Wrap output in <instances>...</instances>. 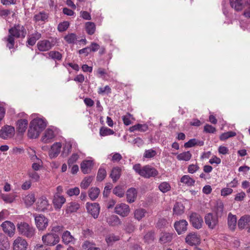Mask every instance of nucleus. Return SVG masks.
<instances>
[{
  "label": "nucleus",
  "instance_id": "obj_1",
  "mask_svg": "<svg viewBox=\"0 0 250 250\" xmlns=\"http://www.w3.org/2000/svg\"><path fill=\"white\" fill-rule=\"evenodd\" d=\"M9 34L4 38L7 42L6 46L9 49L14 48L15 45V38L24 39L27 34L24 26L20 24H15L8 30Z\"/></svg>",
  "mask_w": 250,
  "mask_h": 250
},
{
  "label": "nucleus",
  "instance_id": "obj_2",
  "mask_svg": "<svg viewBox=\"0 0 250 250\" xmlns=\"http://www.w3.org/2000/svg\"><path fill=\"white\" fill-rule=\"evenodd\" d=\"M47 125L46 121L42 117H37L34 118L29 125L28 131V136L31 139L38 137L41 132Z\"/></svg>",
  "mask_w": 250,
  "mask_h": 250
},
{
  "label": "nucleus",
  "instance_id": "obj_3",
  "mask_svg": "<svg viewBox=\"0 0 250 250\" xmlns=\"http://www.w3.org/2000/svg\"><path fill=\"white\" fill-rule=\"evenodd\" d=\"M133 169L140 176L146 178L154 177L158 174V170L149 165L142 167L140 164H136L133 166Z\"/></svg>",
  "mask_w": 250,
  "mask_h": 250
},
{
  "label": "nucleus",
  "instance_id": "obj_4",
  "mask_svg": "<svg viewBox=\"0 0 250 250\" xmlns=\"http://www.w3.org/2000/svg\"><path fill=\"white\" fill-rule=\"evenodd\" d=\"M17 229L19 233L28 238L32 237L35 234V229L27 223L21 222L17 225Z\"/></svg>",
  "mask_w": 250,
  "mask_h": 250
},
{
  "label": "nucleus",
  "instance_id": "obj_5",
  "mask_svg": "<svg viewBox=\"0 0 250 250\" xmlns=\"http://www.w3.org/2000/svg\"><path fill=\"white\" fill-rule=\"evenodd\" d=\"M57 43L56 38H51L49 40L39 41L37 43V47L41 51H46L51 49Z\"/></svg>",
  "mask_w": 250,
  "mask_h": 250
},
{
  "label": "nucleus",
  "instance_id": "obj_6",
  "mask_svg": "<svg viewBox=\"0 0 250 250\" xmlns=\"http://www.w3.org/2000/svg\"><path fill=\"white\" fill-rule=\"evenodd\" d=\"M42 241L46 246H52L58 244L60 241L59 236L54 233H48L42 236Z\"/></svg>",
  "mask_w": 250,
  "mask_h": 250
},
{
  "label": "nucleus",
  "instance_id": "obj_7",
  "mask_svg": "<svg viewBox=\"0 0 250 250\" xmlns=\"http://www.w3.org/2000/svg\"><path fill=\"white\" fill-rule=\"evenodd\" d=\"M205 221L208 228L213 229L218 224V218L215 214L208 213L205 216Z\"/></svg>",
  "mask_w": 250,
  "mask_h": 250
},
{
  "label": "nucleus",
  "instance_id": "obj_8",
  "mask_svg": "<svg viewBox=\"0 0 250 250\" xmlns=\"http://www.w3.org/2000/svg\"><path fill=\"white\" fill-rule=\"evenodd\" d=\"M15 128L12 126L6 125L0 130V138L8 139L12 138L15 134Z\"/></svg>",
  "mask_w": 250,
  "mask_h": 250
},
{
  "label": "nucleus",
  "instance_id": "obj_9",
  "mask_svg": "<svg viewBox=\"0 0 250 250\" xmlns=\"http://www.w3.org/2000/svg\"><path fill=\"white\" fill-rule=\"evenodd\" d=\"M34 216L37 228L41 230L45 229L48 226V219L42 215Z\"/></svg>",
  "mask_w": 250,
  "mask_h": 250
},
{
  "label": "nucleus",
  "instance_id": "obj_10",
  "mask_svg": "<svg viewBox=\"0 0 250 250\" xmlns=\"http://www.w3.org/2000/svg\"><path fill=\"white\" fill-rule=\"evenodd\" d=\"M62 148L60 142L54 143L50 147L48 151V156L50 159H54L58 156Z\"/></svg>",
  "mask_w": 250,
  "mask_h": 250
},
{
  "label": "nucleus",
  "instance_id": "obj_11",
  "mask_svg": "<svg viewBox=\"0 0 250 250\" xmlns=\"http://www.w3.org/2000/svg\"><path fill=\"white\" fill-rule=\"evenodd\" d=\"M86 208L88 213H89L94 218H98L100 207L97 203H87L86 204Z\"/></svg>",
  "mask_w": 250,
  "mask_h": 250
},
{
  "label": "nucleus",
  "instance_id": "obj_12",
  "mask_svg": "<svg viewBox=\"0 0 250 250\" xmlns=\"http://www.w3.org/2000/svg\"><path fill=\"white\" fill-rule=\"evenodd\" d=\"M115 212L122 217H125L129 214L130 208L129 206L125 204H119L115 208Z\"/></svg>",
  "mask_w": 250,
  "mask_h": 250
},
{
  "label": "nucleus",
  "instance_id": "obj_13",
  "mask_svg": "<svg viewBox=\"0 0 250 250\" xmlns=\"http://www.w3.org/2000/svg\"><path fill=\"white\" fill-rule=\"evenodd\" d=\"M93 165V159L91 157H89L87 159L83 160L81 164V169L82 172L84 174L90 173Z\"/></svg>",
  "mask_w": 250,
  "mask_h": 250
},
{
  "label": "nucleus",
  "instance_id": "obj_14",
  "mask_svg": "<svg viewBox=\"0 0 250 250\" xmlns=\"http://www.w3.org/2000/svg\"><path fill=\"white\" fill-rule=\"evenodd\" d=\"M1 227L3 231L9 236L12 237L14 235L15 231V226L13 223L6 221L2 223Z\"/></svg>",
  "mask_w": 250,
  "mask_h": 250
},
{
  "label": "nucleus",
  "instance_id": "obj_15",
  "mask_svg": "<svg viewBox=\"0 0 250 250\" xmlns=\"http://www.w3.org/2000/svg\"><path fill=\"white\" fill-rule=\"evenodd\" d=\"M190 222L194 228L199 229L202 228L203 220L202 217L196 213H192L190 216Z\"/></svg>",
  "mask_w": 250,
  "mask_h": 250
},
{
  "label": "nucleus",
  "instance_id": "obj_16",
  "mask_svg": "<svg viewBox=\"0 0 250 250\" xmlns=\"http://www.w3.org/2000/svg\"><path fill=\"white\" fill-rule=\"evenodd\" d=\"M238 227L240 229H246L249 231L250 229V216L246 215L242 216L238 221Z\"/></svg>",
  "mask_w": 250,
  "mask_h": 250
},
{
  "label": "nucleus",
  "instance_id": "obj_17",
  "mask_svg": "<svg viewBox=\"0 0 250 250\" xmlns=\"http://www.w3.org/2000/svg\"><path fill=\"white\" fill-rule=\"evenodd\" d=\"M200 236L194 232L189 233L185 238L186 242L191 246L200 244Z\"/></svg>",
  "mask_w": 250,
  "mask_h": 250
},
{
  "label": "nucleus",
  "instance_id": "obj_18",
  "mask_svg": "<svg viewBox=\"0 0 250 250\" xmlns=\"http://www.w3.org/2000/svg\"><path fill=\"white\" fill-rule=\"evenodd\" d=\"M55 136L53 128H48L45 130L42 137V141L45 144L50 143Z\"/></svg>",
  "mask_w": 250,
  "mask_h": 250
},
{
  "label": "nucleus",
  "instance_id": "obj_19",
  "mask_svg": "<svg viewBox=\"0 0 250 250\" xmlns=\"http://www.w3.org/2000/svg\"><path fill=\"white\" fill-rule=\"evenodd\" d=\"M27 246L26 240L21 237L17 238L13 242L14 250H26Z\"/></svg>",
  "mask_w": 250,
  "mask_h": 250
},
{
  "label": "nucleus",
  "instance_id": "obj_20",
  "mask_svg": "<svg viewBox=\"0 0 250 250\" xmlns=\"http://www.w3.org/2000/svg\"><path fill=\"white\" fill-rule=\"evenodd\" d=\"M37 210L39 211H44L50 207V205L45 196H42L38 199L36 203Z\"/></svg>",
  "mask_w": 250,
  "mask_h": 250
},
{
  "label": "nucleus",
  "instance_id": "obj_21",
  "mask_svg": "<svg viewBox=\"0 0 250 250\" xmlns=\"http://www.w3.org/2000/svg\"><path fill=\"white\" fill-rule=\"evenodd\" d=\"M188 223L186 220H181L174 223V228L178 234L184 233L188 228Z\"/></svg>",
  "mask_w": 250,
  "mask_h": 250
},
{
  "label": "nucleus",
  "instance_id": "obj_22",
  "mask_svg": "<svg viewBox=\"0 0 250 250\" xmlns=\"http://www.w3.org/2000/svg\"><path fill=\"white\" fill-rule=\"evenodd\" d=\"M66 202V199L62 195L55 193L53 199V203L55 209H60Z\"/></svg>",
  "mask_w": 250,
  "mask_h": 250
},
{
  "label": "nucleus",
  "instance_id": "obj_23",
  "mask_svg": "<svg viewBox=\"0 0 250 250\" xmlns=\"http://www.w3.org/2000/svg\"><path fill=\"white\" fill-rule=\"evenodd\" d=\"M62 144V155L63 157H66L71 151L72 142L70 140H65Z\"/></svg>",
  "mask_w": 250,
  "mask_h": 250
},
{
  "label": "nucleus",
  "instance_id": "obj_24",
  "mask_svg": "<svg viewBox=\"0 0 250 250\" xmlns=\"http://www.w3.org/2000/svg\"><path fill=\"white\" fill-rule=\"evenodd\" d=\"M28 125V122L26 119H20L17 122V129L19 133L23 134L26 131Z\"/></svg>",
  "mask_w": 250,
  "mask_h": 250
},
{
  "label": "nucleus",
  "instance_id": "obj_25",
  "mask_svg": "<svg viewBox=\"0 0 250 250\" xmlns=\"http://www.w3.org/2000/svg\"><path fill=\"white\" fill-rule=\"evenodd\" d=\"M245 0H229L231 7L236 11H240L245 7Z\"/></svg>",
  "mask_w": 250,
  "mask_h": 250
},
{
  "label": "nucleus",
  "instance_id": "obj_26",
  "mask_svg": "<svg viewBox=\"0 0 250 250\" xmlns=\"http://www.w3.org/2000/svg\"><path fill=\"white\" fill-rule=\"evenodd\" d=\"M148 125L146 124H137L130 127L128 130L130 132H133L137 131L144 132L148 130Z\"/></svg>",
  "mask_w": 250,
  "mask_h": 250
},
{
  "label": "nucleus",
  "instance_id": "obj_27",
  "mask_svg": "<svg viewBox=\"0 0 250 250\" xmlns=\"http://www.w3.org/2000/svg\"><path fill=\"white\" fill-rule=\"evenodd\" d=\"M41 34L36 31L31 35L29 36L27 41V43L29 45L33 46L35 44L36 42L41 38Z\"/></svg>",
  "mask_w": 250,
  "mask_h": 250
},
{
  "label": "nucleus",
  "instance_id": "obj_28",
  "mask_svg": "<svg viewBox=\"0 0 250 250\" xmlns=\"http://www.w3.org/2000/svg\"><path fill=\"white\" fill-rule=\"evenodd\" d=\"M137 193L136 189L134 188L128 189L126 194L127 201L129 203H133L136 198Z\"/></svg>",
  "mask_w": 250,
  "mask_h": 250
},
{
  "label": "nucleus",
  "instance_id": "obj_29",
  "mask_svg": "<svg viewBox=\"0 0 250 250\" xmlns=\"http://www.w3.org/2000/svg\"><path fill=\"white\" fill-rule=\"evenodd\" d=\"M10 244L8 239L3 234L0 235V250H8Z\"/></svg>",
  "mask_w": 250,
  "mask_h": 250
},
{
  "label": "nucleus",
  "instance_id": "obj_30",
  "mask_svg": "<svg viewBox=\"0 0 250 250\" xmlns=\"http://www.w3.org/2000/svg\"><path fill=\"white\" fill-rule=\"evenodd\" d=\"M62 242L65 244L74 243L75 242L74 237L71 234L70 232L67 230L62 233Z\"/></svg>",
  "mask_w": 250,
  "mask_h": 250
},
{
  "label": "nucleus",
  "instance_id": "obj_31",
  "mask_svg": "<svg viewBox=\"0 0 250 250\" xmlns=\"http://www.w3.org/2000/svg\"><path fill=\"white\" fill-rule=\"evenodd\" d=\"M237 218L236 216L229 213L228 217V224L229 228L231 230H234L236 226Z\"/></svg>",
  "mask_w": 250,
  "mask_h": 250
},
{
  "label": "nucleus",
  "instance_id": "obj_32",
  "mask_svg": "<svg viewBox=\"0 0 250 250\" xmlns=\"http://www.w3.org/2000/svg\"><path fill=\"white\" fill-rule=\"evenodd\" d=\"M80 208V205L76 202H71L67 204L65 212L67 214H70L76 212Z\"/></svg>",
  "mask_w": 250,
  "mask_h": 250
},
{
  "label": "nucleus",
  "instance_id": "obj_33",
  "mask_svg": "<svg viewBox=\"0 0 250 250\" xmlns=\"http://www.w3.org/2000/svg\"><path fill=\"white\" fill-rule=\"evenodd\" d=\"M185 207L181 203H176L173 207V211L174 214L179 215L183 214L184 212Z\"/></svg>",
  "mask_w": 250,
  "mask_h": 250
},
{
  "label": "nucleus",
  "instance_id": "obj_34",
  "mask_svg": "<svg viewBox=\"0 0 250 250\" xmlns=\"http://www.w3.org/2000/svg\"><path fill=\"white\" fill-rule=\"evenodd\" d=\"M100 192V189L98 188H91L88 190V196L91 200L94 201L98 198Z\"/></svg>",
  "mask_w": 250,
  "mask_h": 250
},
{
  "label": "nucleus",
  "instance_id": "obj_35",
  "mask_svg": "<svg viewBox=\"0 0 250 250\" xmlns=\"http://www.w3.org/2000/svg\"><path fill=\"white\" fill-rule=\"evenodd\" d=\"M146 213V211L145 209L139 208L134 210V216L136 220L140 221L145 216Z\"/></svg>",
  "mask_w": 250,
  "mask_h": 250
},
{
  "label": "nucleus",
  "instance_id": "obj_36",
  "mask_svg": "<svg viewBox=\"0 0 250 250\" xmlns=\"http://www.w3.org/2000/svg\"><path fill=\"white\" fill-rule=\"evenodd\" d=\"M180 182L188 187L193 186L195 183V180L188 175L183 176L181 178Z\"/></svg>",
  "mask_w": 250,
  "mask_h": 250
},
{
  "label": "nucleus",
  "instance_id": "obj_37",
  "mask_svg": "<svg viewBox=\"0 0 250 250\" xmlns=\"http://www.w3.org/2000/svg\"><path fill=\"white\" fill-rule=\"evenodd\" d=\"M64 39L69 44H75L78 41V37L74 33L68 34L64 36Z\"/></svg>",
  "mask_w": 250,
  "mask_h": 250
},
{
  "label": "nucleus",
  "instance_id": "obj_38",
  "mask_svg": "<svg viewBox=\"0 0 250 250\" xmlns=\"http://www.w3.org/2000/svg\"><path fill=\"white\" fill-rule=\"evenodd\" d=\"M192 155L189 151H185L177 155V159L179 161H188L191 158Z\"/></svg>",
  "mask_w": 250,
  "mask_h": 250
},
{
  "label": "nucleus",
  "instance_id": "obj_39",
  "mask_svg": "<svg viewBox=\"0 0 250 250\" xmlns=\"http://www.w3.org/2000/svg\"><path fill=\"white\" fill-rule=\"evenodd\" d=\"M173 234L169 233H163L160 238V242L162 244L170 242L172 239Z\"/></svg>",
  "mask_w": 250,
  "mask_h": 250
},
{
  "label": "nucleus",
  "instance_id": "obj_40",
  "mask_svg": "<svg viewBox=\"0 0 250 250\" xmlns=\"http://www.w3.org/2000/svg\"><path fill=\"white\" fill-rule=\"evenodd\" d=\"M23 200L27 206H30L35 202V196L34 194L30 193L24 197Z\"/></svg>",
  "mask_w": 250,
  "mask_h": 250
},
{
  "label": "nucleus",
  "instance_id": "obj_41",
  "mask_svg": "<svg viewBox=\"0 0 250 250\" xmlns=\"http://www.w3.org/2000/svg\"><path fill=\"white\" fill-rule=\"evenodd\" d=\"M93 177H85L81 182L80 186L82 188L86 189L90 185L93 181Z\"/></svg>",
  "mask_w": 250,
  "mask_h": 250
},
{
  "label": "nucleus",
  "instance_id": "obj_42",
  "mask_svg": "<svg viewBox=\"0 0 250 250\" xmlns=\"http://www.w3.org/2000/svg\"><path fill=\"white\" fill-rule=\"evenodd\" d=\"M159 190L163 193H166L169 191L171 189V186L169 183L167 182H163L159 185Z\"/></svg>",
  "mask_w": 250,
  "mask_h": 250
},
{
  "label": "nucleus",
  "instance_id": "obj_43",
  "mask_svg": "<svg viewBox=\"0 0 250 250\" xmlns=\"http://www.w3.org/2000/svg\"><path fill=\"white\" fill-rule=\"evenodd\" d=\"M121 169L119 167H114L112 169L110 176L113 181H116L120 177Z\"/></svg>",
  "mask_w": 250,
  "mask_h": 250
},
{
  "label": "nucleus",
  "instance_id": "obj_44",
  "mask_svg": "<svg viewBox=\"0 0 250 250\" xmlns=\"http://www.w3.org/2000/svg\"><path fill=\"white\" fill-rule=\"evenodd\" d=\"M95 24L92 22H87L85 23V29L89 35H93L95 31Z\"/></svg>",
  "mask_w": 250,
  "mask_h": 250
},
{
  "label": "nucleus",
  "instance_id": "obj_45",
  "mask_svg": "<svg viewBox=\"0 0 250 250\" xmlns=\"http://www.w3.org/2000/svg\"><path fill=\"white\" fill-rule=\"evenodd\" d=\"M114 133L113 130L107 127H102L100 129V135L102 137L112 135Z\"/></svg>",
  "mask_w": 250,
  "mask_h": 250
},
{
  "label": "nucleus",
  "instance_id": "obj_46",
  "mask_svg": "<svg viewBox=\"0 0 250 250\" xmlns=\"http://www.w3.org/2000/svg\"><path fill=\"white\" fill-rule=\"evenodd\" d=\"M120 237L119 236L114 235V234H109L107 235L105 238L106 243L108 245H112L114 242L119 240Z\"/></svg>",
  "mask_w": 250,
  "mask_h": 250
},
{
  "label": "nucleus",
  "instance_id": "obj_47",
  "mask_svg": "<svg viewBox=\"0 0 250 250\" xmlns=\"http://www.w3.org/2000/svg\"><path fill=\"white\" fill-rule=\"evenodd\" d=\"M49 56L54 61H60L62 58V55L58 51H52L49 53Z\"/></svg>",
  "mask_w": 250,
  "mask_h": 250
},
{
  "label": "nucleus",
  "instance_id": "obj_48",
  "mask_svg": "<svg viewBox=\"0 0 250 250\" xmlns=\"http://www.w3.org/2000/svg\"><path fill=\"white\" fill-rule=\"evenodd\" d=\"M122 120L124 124L126 125H129L132 124V120H134L132 115L129 113L122 116Z\"/></svg>",
  "mask_w": 250,
  "mask_h": 250
},
{
  "label": "nucleus",
  "instance_id": "obj_49",
  "mask_svg": "<svg viewBox=\"0 0 250 250\" xmlns=\"http://www.w3.org/2000/svg\"><path fill=\"white\" fill-rule=\"evenodd\" d=\"M114 194L119 197H122L124 195L125 189L120 186L116 187L113 190Z\"/></svg>",
  "mask_w": 250,
  "mask_h": 250
},
{
  "label": "nucleus",
  "instance_id": "obj_50",
  "mask_svg": "<svg viewBox=\"0 0 250 250\" xmlns=\"http://www.w3.org/2000/svg\"><path fill=\"white\" fill-rule=\"evenodd\" d=\"M34 18L36 21H44L47 19L48 16L44 13L40 12L39 14L35 15Z\"/></svg>",
  "mask_w": 250,
  "mask_h": 250
},
{
  "label": "nucleus",
  "instance_id": "obj_51",
  "mask_svg": "<svg viewBox=\"0 0 250 250\" xmlns=\"http://www.w3.org/2000/svg\"><path fill=\"white\" fill-rule=\"evenodd\" d=\"M80 192V189L78 187L69 188L66 191V194L70 197L78 195Z\"/></svg>",
  "mask_w": 250,
  "mask_h": 250
},
{
  "label": "nucleus",
  "instance_id": "obj_52",
  "mask_svg": "<svg viewBox=\"0 0 250 250\" xmlns=\"http://www.w3.org/2000/svg\"><path fill=\"white\" fill-rule=\"evenodd\" d=\"M27 153L32 161H36V160L39 159L36 155L35 150L31 147L27 149Z\"/></svg>",
  "mask_w": 250,
  "mask_h": 250
},
{
  "label": "nucleus",
  "instance_id": "obj_53",
  "mask_svg": "<svg viewBox=\"0 0 250 250\" xmlns=\"http://www.w3.org/2000/svg\"><path fill=\"white\" fill-rule=\"evenodd\" d=\"M93 245V244L89 241H86L83 243L82 247L83 249H87V250H100L99 248L95 247Z\"/></svg>",
  "mask_w": 250,
  "mask_h": 250
},
{
  "label": "nucleus",
  "instance_id": "obj_54",
  "mask_svg": "<svg viewBox=\"0 0 250 250\" xmlns=\"http://www.w3.org/2000/svg\"><path fill=\"white\" fill-rule=\"evenodd\" d=\"M224 210V206L222 203H219L217 204L215 208V214L217 217H221L223 214Z\"/></svg>",
  "mask_w": 250,
  "mask_h": 250
},
{
  "label": "nucleus",
  "instance_id": "obj_55",
  "mask_svg": "<svg viewBox=\"0 0 250 250\" xmlns=\"http://www.w3.org/2000/svg\"><path fill=\"white\" fill-rule=\"evenodd\" d=\"M79 158V155L77 153H74L72 154L70 157L68 159L67 164L68 166L70 167L74 163H76Z\"/></svg>",
  "mask_w": 250,
  "mask_h": 250
},
{
  "label": "nucleus",
  "instance_id": "obj_56",
  "mask_svg": "<svg viewBox=\"0 0 250 250\" xmlns=\"http://www.w3.org/2000/svg\"><path fill=\"white\" fill-rule=\"evenodd\" d=\"M236 133L234 132L228 131L222 134L220 136V139L222 141H225L230 137L236 136Z\"/></svg>",
  "mask_w": 250,
  "mask_h": 250
},
{
  "label": "nucleus",
  "instance_id": "obj_57",
  "mask_svg": "<svg viewBox=\"0 0 250 250\" xmlns=\"http://www.w3.org/2000/svg\"><path fill=\"white\" fill-rule=\"evenodd\" d=\"M106 175V172L105 170L103 168H100L97 176V180L99 181H101L104 180Z\"/></svg>",
  "mask_w": 250,
  "mask_h": 250
},
{
  "label": "nucleus",
  "instance_id": "obj_58",
  "mask_svg": "<svg viewBox=\"0 0 250 250\" xmlns=\"http://www.w3.org/2000/svg\"><path fill=\"white\" fill-rule=\"evenodd\" d=\"M28 175L29 178L32 179L35 182H37L39 180L40 175L37 172L34 170H29L28 171Z\"/></svg>",
  "mask_w": 250,
  "mask_h": 250
},
{
  "label": "nucleus",
  "instance_id": "obj_59",
  "mask_svg": "<svg viewBox=\"0 0 250 250\" xmlns=\"http://www.w3.org/2000/svg\"><path fill=\"white\" fill-rule=\"evenodd\" d=\"M110 157H111V160L113 162H118L122 158V156L119 153H114L110 154L108 155V158L110 159Z\"/></svg>",
  "mask_w": 250,
  "mask_h": 250
},
{
  "label": "nucleus",
  "instance_id": "obj_60",
  "mask_svg": "<svg viewBox=\"0 0 250 250\" xmlns=\"http://www.w3.org/2000/svg\"><path fill=\"white\" fill-rule=\"evenodd\" d=\"M156 154V152L155 150L153 149H149L145 150L144 154V157L146 158H151L154 157Z\"/></svg>",
  "mask_w": 250,
  "mask_h": 250
},
{
  "label": "nucleus",
  "instance_id": "obj_61",
  "mask_svg": "<svg viewBox=\"0 0 250 250\" xmlns=\"http://www.w3.org/2000/svg\"><path fill=\"white\" fill-rule=\"evenodd\" d=\"M33 162L32 167L34 171H38L40 170L41 167H42V162L41 160L38 159V160H36V161H32Z\"/></svg>",
  "mask_w": 250,
  "mask_h": 250
},
{
  "label": "nucleus",
  "instance_id": "obj_62",
  "mask_svg": "<svg viewBox=\"0 0 250 250\" xmlns=\"http://www.w3.org/2000/svg\"><path fill=\"white\" fill-rule=\"evenodd\" d=\"M154 239V233L153 232H149L144 236V240L147 243H151Z\"/></svg>",
  "mask_w": 250,
  "mask_h": 250
},
{
  "label": "nucleus",
  "instance_id": "obj_63",
  "mask_svg": "<svg viewBox=\"0 0 250 250\" xmlns=\"http://www.w3.org/2000/svg\"><path fill=\"white\" fill-rule=\"evenodd\" d=\"M1 198L6 203H11L14 200V198L11 195L1 194Z\"/></svg>",
  "mask_w": 250,
  "mask_h": 250
},
{
  "label": "nucleus",
  "instance_id": "obj_64",
  "mask_svg": "<svg viewBox=\"0 0 250 250\" xmlns=\"http://www.w3.org/2000/svg\"><path fill=\"white\" fill-rule=\"evenodd\" d=\"M118 221V218L116 215H112L107 219V223L111 226L115 225Z\"/></svg>",
  "mask_w": 250,
  "mask_h": 250
}]
</instances>
